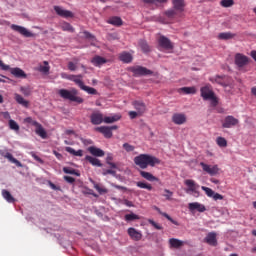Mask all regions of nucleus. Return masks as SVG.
Masks as SVG:
<instances>
[{"label":"nucleus","instance_id":"37998d69","mask_svg":"<svg viewBox=\"0 0 256 256\" xmlns=\"http://www.w3.org/2000/svg\"><path fill=\"white\" fill-rule=\"evenodd\" d=\"M125 221H137L139 220V215L135 214V213H130V214H126L124 216Z\"/></svg>","mask_w":256,"mask_h":256},{"label":"nucleus","instance_id":"c03bdc74","mask_svg":"<svg viewBox=\"0 0 256 256\" xmlns=\"http://www.w3.org/2000/svg\"><path fill=\"white\" fill-rule=\"evenodd\" d=\"M221 7L229 8L235 5V1L233 0H221L220 1Z\"/></svg>","mask_w":256,"mask_h":256},{"label":"nucleus","instance_id":"f257e3e1","mask_svg":"<svg viewBox=\"0 0 256 256\" xmlns=\"http://www.w3.org/2000/svg\"><path fill=\"white\" fill-rule=\"evenodd\" d=\"M134 163L140 169H147L148 167H155V165H160L161 160L159 158L149 155V154H140L134 157Z\"/></svg>","mask_w":256,"mask_h":256},{"label":"nucleus","instance_id":"bb28decb","mask_svg":"<svg viewBox=\"0 0 256 256\" xmlns=\"http://www.w3.org/2000/svg\"><path fill=\"white\" fill-rule=\"evenodd\" d=\"M107 59L101 57V56H94L91 60V63H93V65L95 67H101V65H105V63H107Z\"/></svg>","mask_w":256,"mask_h":256},{"label":"nucleus","instance_id":"f3484780","mask_svg":"<svg viewBox=\"0 0 256 256\" xmlns=\"http://www.w3.org/2000/svg\"><path fill=\"white\" fill-rule=\"evenodd\" d=\"M128 235L133 241H141V239H143L141 231L133 227L128 228Z\"/></svg>","mask_w":256,"mask_h":256},{"label":"nucleus","instance_id":"3c124183","mask_svg":"<svg viewBox=\"0 0 256 256\" xmlns=\"http://www.w3.org/2000/svg\"><path fill=\"white\" fill-rule=\"evenodd\" d=\"M94 189L100 193V195H104L105 193H109V190L106 188H102L99 184H94Z\"/></svg>","mask_w":256,"mask_h":256},{"label":"nucleus","instance_id":"6ab92c4d","mask_svg":"<svg viewBox=\"0 0 256 256\" xmlns=\"http://www.w3.org/2000/svg\"><path fill=\"white\" fill-rule=\"evenodd\" d=\"M95 131L98 133H102L106 139H111L113 137V132H111V128L109 126H100L95 128Z\"/></svg>","mask_w":256,"mask_h":256},{"label":"nucleus","instance_id":"5fc2aeb1","mask_svg":"<svg viewBox=\"0 0 256 256\" xmlns=\"http://www.w3.org/2000/svg\"><path fill=\"white\" fill-rule=\"evenodd\" d=\"M24 123H29L30 125H33L34 127H36V125H39V122L33 120V118H31V117L25 118Z\"/></svg>","mask_w":256,"mask_h":256},{"label":"nucleus","instance_id":"79ce46f5","mask_svg":"<svg viewBox=\"0 0 256 256\" xmlns=\"http://www.w3.org/2000/svg\"><path fill=\"white\" fill-rule=\"evenodd\" d=\"M139 46L143 53H149L151 51V47L145 41H140Z\"/></svg>","mask_w":256,"mask_h":256},{"label":"nucleus","instance_id":"4c0bfd02","mask_svg":"<svg viewBox=\"0 0 256 256\" xmlns=\"http://www.w3.org/2000/svg\"><path fill=\"white\" fill-rule=\"evenodd\" d=\"M8 125H9V129H11V131H15L16 133H19L20 127H19V124L15 120L10 119L8 121Z\"/></svg>","mask_w":256,"mask_h":256},{"label":"nucleus","instance_id":"2eb2a0df","mask_svg":"<svg viewBox=\"0 0 256 256\" xmlns=\"http://www.w3.org/2000/svg\"><path fill=\"white\" fill-rule=\"evenodd\" d=\"M0 155L5 159H8L10 163H15L16 167H23V164L19 160H17V158L13 157V154L4 150H0Z\"/></svg>","mask_w":256,"mask_h":256},{"label":"nucleus","instance_id":"423d86ee","mask_svg":"<svg viewBox=\"0 0 256 256\" xmlns=\"http://www.w3.org/2000/svg\"><path fill=\"white\" fill-rule=\"evenodd\" d=\"M184 184L188 187L186 193H193L194 197H199V184H196L194 180L191 179L185 180Z\"/></svg>","mask_w":256,"mask_h":256},{"label":"nucleus","instance_id":"7c9ffc66","mask_svg":"<svg viewBox=\"0 0 256 256\" xmlns=\"http://www.w3.org/2000/svg\"><path fill=\"white\" fill-rule=\"evenodd\" d=\"M140 175L143 179H146V181H159V178L147 171H140Z\"/></svg>","mask_w":256,"mask_h":256},{"label":"nucleus","instance_id":"13d9d810","mask_svg":"<svg viewBox=\"0 0 256 256\" xmlns=\"http://www.w3.org/2000/svg\"><path fill=\"white\" fill-rule=\"evenodd\" d=\"M128 115H129L130 119H137V117H139V112H137V111H130L128 113Z\"/></svg>","mask_w":256,"mask_h":256},{"label":"nucleus","instance_id":"ea45409f","mask_svg":"<svg viewBox=\"0 0 256 256\" xmlns=\"http://www.w3.org/2000/svg\"><path fill=\"white\" fill-rule=\"evenodd\" d=\"M136 185L140 189H147V191H153V186L149 183L139 181V182H136Z\"/></svg>","mask_w":256,"mask_h":256},{"label":"nucleus","instance_id":"5701e85b","mask_svg":"<svg viewBox=\"0 0 256 256\" xmlns=\"http://www.w3.org/2000/svg\"><path fill=\"white\" fill-rule=\"evenodd\" d=\"M205 241L208 245H212L213 247L217 246V234L215 232L208 233Z\"/></svg>","mask_w":256,"mask_h":256},{"label":"nucleus","instance_id":"7ed1b4c3","mask_svg":"<svg viewBox=\"0 0 256 256\" xmlns=\"http://www.w3.org/2000/svg\"><path fill=\"white\" fill-rule=\"evenodd\" d=\"M58 94L62 99L67 101H72L73 103H83V98L79 97V91L75 88H71L70 90L67 89H60Z\"/></svg>","mask_w":256,"mask_h":256},{"label":"nucleus","instance_id":"20e7f679","mask_svg":"<svg viewBox=\"0 0 256 256\" xmlns=\"http://www.w3.org/2000/svg\"><path fill=\"white\" fill-rule=\"evenodd\" d=\"M0 67L2 71H10L11 75L16 77V79H27V73L19 67L11 68V66L3 63L2 60H0Z\"/></svg>","mask_w":256,"mask_h":256},{"label":"nucleus","instance_id":"aec40b11","mask_svg":"<svg viewBox=\"0 0 256 256\" xmlns=\"http://www.w3.org/2000/svg\"><path fill=\"white\" fill-rule=\"evenodd\" d=\"M173 7L178 13L185 11V0H172Z\"/></svg>","mask_w":256,"mask_h":256},{"label":"nucleus","instance_id":"4be33fe9","mask_svg":"<svg viewBox=\"0 0 256 256\" xmlns=\"http://www.w3.org/2000/svg\"><path fill=\"white\" fill-rule=\"evenodd\" d=\"M14 99L18 105H22V107H25L26 109H29V101L25 100L21 94L15 93Z\"/></svg>","mask_w":256,"mask_h":256},{"label":"nucleus","instance_id":"473e14b6","mask_svg":"<svg viewBox=\"0 0 256 256\" xmlns=\"http://www.w3.org/2000/svg\"><path fill=\"white\" fill-rule=\"evenodd\" d=\"M170 247H173L174 249H179V247H183V241L177 239V238H171L169 240Z\"/></svg>","mask_w":256,"mask_h":256},{"label":"nucleus","instance_id":"ddd939ff","mask_svg":"<svg viewBox=\"0 0 256 256\" xmlns=\"http://www.w3.org/2000/svg\"><path fill=\"white\" fill-rule=\"evenodd\" d=\"M54 11L59 15V17H63L64 19L73 18V12L69 10L63 9V7L60 6H54Z\"/></svg>","mask_w":256,"mask_h":256},{"label":"nucleus","instance_id":"774afa93","mask_svg":"<svg viewBox=\"0 0 256 256\" xmlns=\"http://www.w3.org/2000/svg\"><path fill=\"white\" fill-rule=\"evenodd\" d=\"M252 59H254V61L256 62V50H252L250 53Z\"/></svg>","mask_w":256,"mask_h":256},{"label":"nucleus","instance_id":"09e8293b","mask_svg":"<svg viewBox=\"0 0 256 256\" xmlns=\"http://www.w3.org/2000/svg\"><path fill=\"white\" fill-rule=\"evenodd\" d=\"M168 19H174L177 16V10L175 9H170L164 13Z\"/></svg>","mask_w":256,"mask_h":256},{"label":"nucleus","instance_id":"864d4df0","mask_svg":"<svg viewBox=\"0 0 256 256\" xmlns=\"http://www.w3.org/2000/svg\"><path fill=\"white\" fill-rule=\"evenodd\" d=\"M123 149H125V151H127V153H131L132 151H135V146H133L129 143H124Z\"/></svg>","mask_w":256,"mask_h":256},{"label":"nucleus","instance_id":"a19ab883","mask_svg":"<svg viewBox=\"0 0 256 256\" xmlns=\"http://www.w3.org/2000/svg\"><path fill=\"white\" fill-rule=\"evenodd\" d=\"M62 31H68L69 33H75V28H73L69 22H64L61 24Z\"/></svg>","mask_w":256,"mask_h":256},{"label":"nucleus","instance_id":"72a5a7b5","mask_svg":"<svg viewBox=\"0 0 256 256\" xmlns=\"http://www.w3.org/2000/svg\"><path fill=\"white\" fill-rule=\"evenodd\" d=\"M65 151H67V153H70V155H73L74 157H83V150L76 151L72 147H66Z\"/></svg>","mask_w":256,"mask_h":256},{"label":"nucleus","instance_id":"6e6d98bb","mask_svg":"<svg viewBox=\"0 0 256 256\" xmlns=\"http://www.w3.org/2000/svg\"><path fill=\"white\" fill-rule=\"evenodd\" d=\"M164 194L163 197L167 199V201H171V197H173V192L170 191L169 189H164Z\"/></svg>","mask_w":256,"mask_h":256},{"label":"nucleus","instance_id":"680f3d73","mask_svg":"<svg viewBox=\"0 0 256 256\" xmlns=\"http://www.w3.org/2000/svg\"><path fill=\"white\" fill-rule=\"evenodd\" d=\"M163 217H165L168 221L172 222L173 225H179V222L173 220V218H171V216H169V214H163Z\"/></svg>","mask_w":256,"mask_h":256},{"label":"nucleus","instance_id":"052dcab7","mask_svg":"<svg viewBox=\"0 0 256 256\" xmlns=\"http://www.w3.org/2000/svg\"><path fill=\"white\" fill-rule=\"evenodd\" d=\"M212 198L214 199V201H221L223 200V195L214 192Z\"/></svg>","mask_w":256,"mask_h":256},{"label":"nucleus","instance_id":"9b49d317","mask_svg":"<svg viewBox=\"0 0 256 256\" xmlns=\"http://www.w3.org/2000/svg\"><path fill=\"white\" fill-rule=\"evenodd\" d=\"M200 167H202L203 171L205 173H208V175H211V177L219 174V166L218 165H208L204 162H200Z\"/></svg>","mask_w":256,"mask_h":256},{"label":"nucleus","instance_id":"f8f14e48","mask_svg":"<svg viewBox=\"0 0 256 256\" xmlns=\"http://www.w3.org/2000/svg\"><path fill=\"white\" fill-rule=\"evenodd\" d=\"M236 125H239V119H237L231 115L226 116L222 123L223 129H231V127H236Z\"/></svg>","mask_w":256,"mask_h":256},{"label":"nucleus","instance_id":"0eeeda50","mask_svg":"<svg viewBox=\"0 0 256 256\" xmlns=\"http://www.w3.org/2000/svg\"><path fill=\"white\" fill-rule=\"evenodd\" d=\"M11 29H12V31H16V33H19L20 35H22V37H26V38L35 37V34H33V32H31L27 28H25L23 26H19L17 24H12Z\"/></svg>","mask_w":256,"mask_h":256},{"label":"nucleus","instance_id":"cd10ccee","mask_svg":"<svg viewBox=\"0 0 256 256\" xmlns=\"http://www.w3.org/2000/svg\"><path fill=\"white\" fill-rule=\"evenodd\" d=\"M107 23H109V25H114L115 27H121V25H123V20L121 17L113 16L107 20Z\"/></svg>","mask_w":256,"mask_h":256},{"label":"nucleus","instance_id":"e433bc0d","mask_svg":"<svg viewBox=\"0 0 256 256\" xmlns=\"http://www.w3.org/2000/svg\"><path fill=\"white\" fill-rule=\"evenodd\" d=\"M180 91L185 95H195L197 93V89L195 87H182Z\"/></svg>","mask_w":256,"mask_h":256},{"label":"nucleus","instance_id":"a878e982","mask_svg":"<svg viewBox=\"0 0 256 256\" xmlns=\"http://www.w3.org/2000/svg\"><path fill=\"white\" fill-rule=\"evenodd\" d=\"M119 59L122 61V63H131L133 61V55L129 52H122L119 54Z\"/></svg>","mask_w":256,"mask_h":256},{"label":"nucleus","instance_id":"2f4dec72","mask_svg":"<svg viewBox=\"0 0 256 256\" xmlns=\"http://www.w3.org/2000/svg\"><path fill=\"white\" fill-rule=\"evenodd\" d=\"M36 127V134L39 135L42 139H47V132L41 124L38 123Z\"/></svg>","mask_w":256,"mask_h":256},{"label":"nucleus","instance_id":"e2e57ef3","mask_svg":"<svg viewBox=\"0 0 256 256\" xmlns=\"http://www.w3.org/2000/svg\"><path fill=\"white\" fill-rule=\"evenodd\" d=\"M48 185H49V187H51L54 191H61V187H59V186L53 184V182H51V181L48 182Z\"/></svg>","mask_w":256,"mask_h":256},{"label":"nucleus","instance_id":"b1692460","mask_svg":"<svg viewBox=\"0 0 256 256\" xmlns=\"http://www.w3.org/2000/svg\"><path fill=\"white\" fill-rule=\"evenodd\" d=\"M81 79H83V75L81 74L72 75L71 77H69V81H73L76 85H78V87H80V89H83V87H85V84Z\"/></svg>","mask_w":256,"mask_h":256},{"label":"nucleus","instance_id":"39448f33","mask_svg":"<svg viewBox=\"0 0 256 256\" xmlns=\"http://www.w3.org/2000/svg\"><path fill=\"white\" fill-rule=\"evenodd\" d=\"M130 71L133 73L134 77H145L147 75H153V71L143 66L130 67Z\"/></svg>","mask_w":256,"mask_h":256},{"label":"nucleus","instance_id":"a18cd8bd","mask_svg":"<svg viewBox=\"0 0 256 256\" xmlns=\"http://www.w3.org/2000/svg\"><path fill=\"white\" fill-rule=\"evenodd\" d=\"M82 91H86L89 95H97V89L89 86H83Z\"/></svg>","mask_w":256,"mask_h":256},{"label":"nucleus","instance_id":"c756f323","mask_svg":"<svg viewBox=\"0 0 256 256\" xmlns=\"http://www.w3.org/2000/svg\"><path fill=\"white\" fill-rule=\"evenodd\" d=\"M121 114H114L112 116H105L104 117V123L111 124V123H117V121H120Z\"/></svg>","mask_w":256,"mask_h":256},{"label":"nucleus","instance_id":"0e129e2a","mask_svg":"<svg viewBox=\"0 0 256 256\" xmlns=\"http://www.w3.org/2000/svg\"><path fill=\"white\" fill-rule=\"evenodd\" d=\"M68 69L69 71H76L77 70V65L73 62L68 63Z\"/></svg>","mask_w":256,"mask_h":256},{"label":"nucleus","instance_id":"f03ea898","mask_svg":"<svg viewBox=\"0 0 256 256\" xmlns=\"http://www.w3.org/2000/svg\"><path fill=\"white\" fill-rule=\"evenodd\" d=\"M200 93L204 101H210L211 107H217L219 105V98H217L215 92H213L211 85L203 86L200 89Z\"/></svg>","mask_w":256,"mask_h":256},{"label":"nucleus","instance_id":"c85d7f7f","mask_svg":"<svg viewBox=\"0 0 256 256\" xmlns=\"http://www.w3.org/2000/svg\"><path fill=\"white\" fill-rule=\"evenodd\" d=\"M85 160L88 161V163H90L91 165H93L94 167H103V164L101 163L100 159H97L95 157L89 156L87 155L85 157Z\"/></svg>","mask_w":256,"mask_h":256},{"label":"nucleus","instance_id":"a211bd4d","mask_svg":"<svg viewBox=\"0 0 256 256\" xmlns=\"http://www.w3.org/2000/svg\"><path fill=\"white\" fill-rule=\"evenodd\" d=\"M189 211H198V213H205L207 211V208L205 205L199 203V202H192L188 204Z\"/></svg>","mask_w":256,"mask_h":256},{"label":"nucleus","instance_id":"412c9836","mask_svg":"<svg viewBox=\"0 0 256 256\" xmlns=\"http://www.w3.org/2000/svg\"><path fill=\"white\" fill-rule=\"evenodd\" d=\"M88 151L93 157H105V151L95 146L88 147Z\"/></svg>","mask_w":256,"mask_h":256},{"label":"nucleus","instance_id":"9d476101","mask_svg":"<svg viewBox=\"0 0 256 256\" xmlns=\"http://www.w3.org/2000/svg\"><path fill=\"white\" fill-rule=\"evenodd\" d=\"M249 57H247L244 54L241 53H237L235 55V65H237V67L239 69H243V67H246V65H249Z\"/></svg>","mask_w":256,"mask_h":256},{"label":"nucleus","instance_id":"4d7b16f0","mask_svg":"<svg viewBox=\"0 0 256 256\" xmlns=\"http://www.w3.org/2000/svg\"><path fill=\"white\" fill-rule=\"evenodd\" d=\"M20 91L25 97H29V95H31V90H29V88L21 87Z\"/></svg>","mask_w":256,"mask_h":256},{"label":"nucleus","instance_id":"dca6fc26","mask_svg":"<svg viewBox=\"0 0 256 256\" xmlns=\"http://www.w3.org/2000/svg\"><path fill=\"white\" fill-rule=\"evenodd\" d=\"M132 105L136 112L139 114V117L147 111V105L144 104L143 101L135 100L132 102Z\"/></svg>","mask_w":256,"mask_h":256},{"label":"nucleus","instance_id":"58836bf2","mask_svg":"<svg viewBox=\"0 0 256 256\" xmlns=\"http://www.w3.org/2000/svg\"><path fill=\"white\" fill-rule=\"evenodd\" d=\"M63 172L67 175H76V177H81V173L73 168L64 167Z\"/></svg>","mask_w":256,"mask_h":256},{"label":"nucleus","instance_id":"69168bd1","mask_svg":"<svg viewBox=\"0 0 256 256\" xmlns=\"http://www.w3.org/2000/svg\"><path fill=\"white\" fill-rule=\"evenodd\" d=\"M83 34L85 35L86 39H95V36L88 31H84Z\"/></svg>","mask_w":256,"mask_h":256},{"label":"nucleus","instance_id":"de8ad7c7","mask_svg":"<svg viewBox=\"0 0 256 256\" xmlns=\"http://www.w3.org/2000/svg\"><path fill=\"white\" fill-rule=\"evenodd\" d=\"M50 69H51V68L49 67V62L44 61V66L41 65V66L39 67L38 71H40V73H48Z\"/></svg>","mask_w":256,"mask_h":256},{"label":"nucleus","instance_id":"f704fd0d","mask_svg":"<svg viewBox=\"0 0 256 256\" xmlns=\"http://www.w3.org/2000/svg\"><path fill=\"white\" fill-rule=\"evenodd\" d=\"M2 197H4L8 203H15V198L8 190H2Z\"/></svg>","mask_w":256,"mask_h":256},{"label":"nucleus","instance_id":"4468645a","mask_svg":"<svg viewBox=\"0 0 256 256\" xmlns=\"http://www.w3.org/2000/svg\"><path fill=\"white\" fill-rule=\"evenodd\" d=\"M172 123L175 125H183L187 123V116L184 113H174L172 115Z\"/></svg>","mask_w":256,"mask_h":256},{"label":"nucleus","instance_id":"c9c22d12","mask_svg":"<svg viewBox=\"0 0 256 256\" xmlns=\"http://www.w3.org/2000/svg\"><path fill=\"white\" fill-rule=\"evenodd\" d=\"M233 37H235V34L231 32H222L218 35V39L223 41H229V39H233Z\"/></svg>","mask_w":256,"mask_h":256},{"label":"nucleus","instance_id":"8fccbe9b","mask_svg":"<svg viewBox=\"0 0 256 256\" xmlns=\"http://www.w3.org/2000/svg\"><path fill=\"white\" fill-rule=\"evenodd\" d=\"M202 191H205L207 197H213V195H215V191H213V189L206 187V186H202L201 187Z\"/></svg>","mask_w":256,"mask_h":256},{"label":"nucleus","instance_id":"49530a36","mask_svg":"<svg viewBox=\"0 0 256 256\" xmlns=\"http://www.w3.org/2000/svg\"><path fill=\"white\" fill-rule=\"evenodd\" d=\"M216 143L218 147H227V139H225L224 137H218L216 139Z\"/></svg>","mask_w":256,"mask_h":256},{"label":"nucleus","instance_id":"393cba45","mask_svg":"<svg viewBox=\"0 0 256 256\" xmlns=\"http://www.w3.org/2000/svg\"><path fill=\"white\" fill-rule=\"evenodd\" d=\"M209 81L211 83H217V85H221L222 87H225L227 86V84L225 83V75H222V76H215V77H211L209 78Z\"/></svg>","mask_w":256,"mask_h":256},{"label":"nucleus","instance_id":"338daca9","mask_svg":"<svg viewBox=\"0 0 256 256\" xmlns=\"http://www.w3.org/2000/svg\"><path fill=\"white\" fill-rule=\"evenodd\" d=\"M103 175H115V171L112 169H108L103 172Z\"/></svg>","mask_w":256,"mask_h":256},{"label":"nucleus","instance_id":"bf43d9fd","mask_svg":"<svg viewBox=\"0 0 256 256\" xmlns=\"http://www.w3.org/2000/svg\"><path fill=\"white\" fill-rule=\"evenodd\" d=\"M64 181H66V183H70L71 185H73V183H75V178L71 176H64Z\"/></svg>","mask_w":256,"mask_h":256},{"label":"nucleus","instance_id":"6e6552de","mask_svg":"<svg viewBox=\"0 0 256 256\" xmlns=\"http://www.w3.org/2000/svg\"><path fill=\"white\" fill-rule=\"evenodd\" d=\"M158 45L159 47H161V49H164L165 51L173 50V42H171L170 39L165 37L164 35L159 36Z\"/></svg>","mask_w":256,"mask_h":256},{"label":"nucleus","instance_id":"603ef678","mask_svg":"<svg viewBox=\"0 0 256 256\" xmlns=\"http://www.w3.org/2000/svg\"><path fill=\"white\" fill-rule=\"evenodd\" d=\"M148 223L150 225H152V227L156 228L158 231H162V229H163V226H161L160 224H158L157 222H155L152 219H148Z\"/></svg>","mask_w":256,"mask_h":256},{"label":"nucleus","instance_id":"1a4fd4ad","mask_svg":"<svg viewBox=\"0 0 256 256\" xmlns=\"http://www.w3.org/2000/svg\"><path fill=\"white\" fill-rule=\"evenodd\" d=\"M104 117L101 111L95 110L90 115V123L92 125H101V123H104Z\"/></svg>","mask_w":256,"mask_h":256}]
</instances>
